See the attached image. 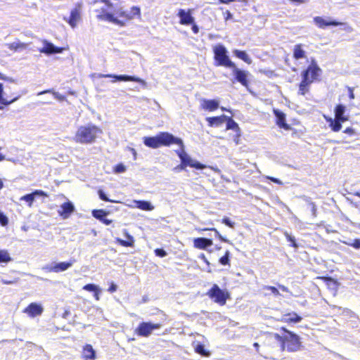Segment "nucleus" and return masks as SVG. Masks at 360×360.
I'll use <instances>...</instances> for the list:
<instances>
[{
  "label": "nucleus",
  "instance_id": "nucleus-22",
  "mask_svg": "<svg viewBox=\"0 0 360 360\" xmlns=\"http://www.w3.org/2000/svg\"><path fill=\"white\" fill-rule=\"evenodd\" d=\"M75 262V259H72L68 262H54L55 266V273H58L61 271H65L69 268H70L73 264Z\"/></svg>",
  "mask_w": 360,
  "mask_h": 360
},
{
  "label": "nucleus",
  "instance_id": "nucleus-62",
  "mask_svg": "<svg viewBox=\"0 0 360 360\" xmlns=\"http://www.w3.org/2000/svg\"><path fill=\"white\" fill-rule=\"evenodd\" d=\"M101 292V290L100 288H98V290H97L96 291L94 292V297L96 298V300H99V293Z\"/></svg>",
  "mask_w": 360,
  "mask_h": 360
},
{
  "label": "nucleus",
  "instance_id": "nucleus-32",
  "mask_svg": "<svg viewBox=\"0 0 360 360\" xmlns=\"http://www.w3.org/2000/svg\"><path fill=\"white\" fill-rule=\"evenodd\" d=\"M12 261V258L7 250H0V263L8 264Z\"/></svg>",
  "mask_w": 360,
  "mask_h": 360
},
{
  "label": "nucleus",
  "instance_id": "nucleus-53",
  "mask_svg": "<svg viewBox=\"0 0 360 360\" xmlns=\"http://www.w3.org/2000/svg\"><path fill=\"white\" fill-rule=\"evenodd\" d=\"M53 95L55 97V98L59 100V101H64L65 99V96L63 95L60 94L58 92L53 91Z\"/></svg>",
  "mask_w": 360,
  "mask_h": 360
},
{
  "label": "nucleus",
  "instance_id": "nucleus-36",
  "mask_svg": "<svg viewBox=\"0 0 360 360\" xmlns=\"http://www.w3.org/2000/svg\"><path fill=\"white\" fill-rule=\"evenodd\" d=\"M345 121H340L338 119L335 118V121L330 125V127L333 131H339L342 129V123Z\"/></svg>",
  "mask_w": 360,
  "mask_h": 360
},
{
  "label": "nucleus",
  "instance_id": "nucleus-63",
  "mask_svg": "<svg viewBox=\"0 0 360 360\" xmlns=\"http://www.w3.org/2000/svg\"><path fill=\"white\" fill-rule=\"evenodd\" d=\"M129 150L131 152V153H132V155L134 156V160H136V155H137L136 150L134 148H130Z\"/></svg>",
  "mask_w": 360,
  "mask_h": 360
},
{
  "label": "nucleus",
  "instance_id": "nucleus-28",
  "mask_svg": "<svg viewBox=\"0 0 360 360\" xmlns=\"http://www.w3.org/2000/svg\"><path fill=\"white\" fill-rule=\"evenodd\" d=\"M124 236L127 238V240L117 238V243L124 247H133L134 244V239L127 231H124Z\"/></svg>",
  "mask_w": 360,
  "mask_h": 360
},
{
  "label": "nucleus",
  "instance_id": "nucleus-45",
  "mask_svg": "<svg viewBox=\"0 0 360 360\" xmlns=\"http://www.w3.org/2000/svg\"><path fill=\"white\" fill-rule=\"evenodd\" d=\"M264 289L270 290L276 296L281 295L278 290L276 287L266 285L264 287Z\"/></svg>",
  "mask_w": 360,
  "mask_h": 360
},
{
  "label": "nucleus",
  "instance_id": "nucleus-42",
  "mask_svg": "<svg viewBox=\"0 0 360 360\" xmlns=\"http://www.w3.org/2000/svg\"><path fill=\"white\" fill-rule=\"evenodd\" d=\"M98 195L99 196V198L103 201H105V202H112V200L109 199L107 196V195L105 194V193L101 190V189H99L98 191Z\"/></svg>",
  "mask_w": 360,
  "mask_h": 360
},
{
  "label": "nucleus",
  "instance_id": "nucleus-17",
  "mask_svg": "<svg viewBox=\"0 0 360 360\" xmlns=\"http://www.w3.org/2000/svg\"><path fill=\"white\" fill-rule=\"evenodd\" d=\"M102 13L97 15V18L101 20H105L111 22L115 25H118L120 26L124 25V22L121 20H118L117 18H115L114 15L108 12L105 11V9L104 8H101Z\"/></svg>",
  "mask_w": 360,
  "mask_h": 360
},
{
  "label": "nucleus",
  "instance_id": "nucleus-54",
  "mask_svg": "<svg viewBox=\"0 0 360 360\" xmlns=\"http://www.w3.org/2000/svg\"><path fill=\"white\" fill-rule=\"evenodd\" d=\"M6 46H8V48L12 51H18L17 45H16L15 41L11 43V44H6Z\"/></svg>",
  "mask_w": 360,
  "mask_h": 360
},
{
  "label": "nucleus",
  "instance_id": "nucleus-15",
  "mask_svg": "<svg viewBox=\"0 0 360 360\" xmlns=\"http://www.w3.org/2000/svg\"><path fill=\"white\" fill-rule=\"evenodd\" d=\"M44 311L42 306L36 302H32L25 309L24 312L27 314L30 317H35L41 315Z\"/></svg>",
  "mask_w": 360,
  "mask_h": 360
},
{
  "label": "nucleus",
  "instance_id": "nucleus-2",
  "mask_svg": "<svg viewBox=\"0 0 360 360\" xmlns=\"http://www.w3.org/2000/svg\"><path fill=\"white\" fill-rule=\"evenodd\" d=\"M143 142L146 146L150 148H158L162 146H169L172 144L183 146V141L169 132H160L154 136H144Z\"/></svg>",
  "mask_w": 360,
  "mask_h": 360
},
{
  "label": "nucleus",
  "instance_id": "nucleus-64",
  "mask_svg": "<svg viewBox=\"0 0 360 360\" xmlns=\"http://www.w3.org/2000/svg\"><path fill=\"white\" fill-rule=\"evenodd\" d=\"M278 288L283 292H289L288 288L283 285H278Z\"/></svg>",
  "mask_w": 360,
  "mask_h": 360
},
{
  "label": "nucleus",
  "instance_id": "nucleus-3",
  "mask_svg": "<svg viewBox=\"0 0 360 360\" xmlns=\"http://www.w3.org/2000/svg\"><path fill=\"white\" fill-rule=\"evenodd\" d=\"M321 72V68L313 60L311 64L302 72V82L299 86L300 94L304 96L309 91V85L317 79Z\"/></svg>",
  "mask_w": 360,
  "mask_h": 360
},
{
  "label": "nucleus",
  "instance_id": "nucleus-13",
  "mask_svg": "<svg viewBox=\"0 0 360 360\" xmlns=\"http://www.w3.org/2000/svg\"><path fill=\"white\" fill-rule=\"evenodd\" d=\"M314 22L316 24V25L321 29H325L328 26L336 27L342 25L341 22L335 20L331 19L330 18H327L326 19H325L320 16L314 17Z\"/></svg>",
  "mask_w": 360,
  "mask_h": 360
},
{
  "label": "nucleus",
  "instance_id": "nucleus-57",
  "mask_svg": "<svg viewBox=\"0 0 360 360\" xmlns=\"http://www.w3.org/2000/svg\"><path fill=\"white\" fill-rule=\"evenodd\" d=\"M348 91H349V97L350 99H354L355 98L354 94V88L352 87H347Z\"/></svg>",
  "mask_w": 360,
  "mask_h": 360
},
{
  "label": "nucleus",
  "instance_id": "nucleus-11",
  "mask_svg": "<svg viewBox=\"0 0 360 360\" xmlns=\"http://www.w3.org/2000/svg\"><path fill=\"white\" fill-rule=\"evenodd\" d=\"M177 16L179 18V23L184 25H190L195 21L194 17L192 15V10L188 9L186 11L184 9H179L177 13Z\"/></svg>",
  "mask_w": 360,
  "mask_h": 360
},
{
  "label": "nucleus",
  "instance_id": "nucleus-35",
  "mask_svg": "<svg viewBox=\"0 0 360 360\" xmlns=\"http://www.w3.org/2000/svg\"><path fill=\"white\" fill-rule=\"evenodd\" d=\"M195 351L196 353L201 354L202 356H210V352L205 349L204 345L201 343L196 344V345L195 346Z\"/></svg>",
  "mask_w": 360,
  "mask_h": 360
},
{
  "label": "nucleus",
  "instance_id": "nucleus-30",
  "mask_svg": "<svg viewBox=\"0 0 360 360\" xmlns=\"http://www.w3.org/2000/svg\"><path fill=\"white\" fill-rule=\"evenodd\" d=\"M18 98H13L11 101H8L4 98V87L3 84L0 83V110H3L4 106L8 105L15 101Z\"/></svg>",
  "mask_w": 360,
  "mask_h": 360
},
{
  "label": "nucleus",
  "instance_id": "nucleus-1",
  "mask_svg": "<svg viewBox=\"0 0 360 360\" xmlns=\"http://www.w3.org/2000/svg\"><path fill=\"white\" fill-rule=\"evenodd\" d=\"M282 333H274L269 336V340L276 344L282 352H296L301 349L300 337L285 327L280 330Z\"/></svg>",
  "mask_w": 360,
  "mask_h": 360
},
{
  "label": "nucleus",
  "instance_id": "nucleus-19",
  "mask_svg": "<svg viewBox=\"0 0 360 360\" xmlns=\"http://www.w3.org/2000/svg\"><path fill=\"white\" fill-rule=\"evenodd\" d=\"M274 114L276 119V124L280 128L289 129L290 126L285 122V115L278 109L274 110Z\"/></svg>",
  "mask_w": 360,
  "mask_h": 360
},
{
  "label": "nucleus",
  "instance_id": "nucleus-14",
  "mask_svg": "<svg viewBox=\"0 0 360 360\" xmlns=\"http://www.w3.org/2000/svg\"><path fill=\"white\" fill-rule=\"evenodd\" d=\"M231 68L233 70V75L237 82H240L244 86H248V72L238 68L236 64H234V67H231Z\"/></svg>",
  "mask_w": 360,
  "mask_h": 360
},
{
  "label": "nucleus",
  "instance_id": "nucleus-26",
  "mask_svg": "<svg viewBox=\"0 0 360 360\" xmlns=\"http://www.w3.org/2000/svg\"><path fill=\"white\" fill-rule=\"evenodd\" d=\"M134 207L142 210L151 211L154 210V206L150 202L146 200H134Z\"/></svg>",
  "mask_w": 360,
  "mask_h": 360
},
{
  "label": "nucleus",
  "instance_id": "nucleus-52",
  "mask_svg": "<svg viewBox=\"0 0 360 360\" xmlns=\"http://www.w3.org/2000/svg\"><path fill=\"white\" fill-rule=\"evenodd\" d=\"M309 205L310 207V210L312 213V215L314 217H316V206L315 203L311 202H309Z\"/></svg>",
  "mask_w": 360,
  "mask_h": 360
},
{
  "label": "nucleus",
  "instance_id": "nucleus-20",
  "mask_svg": "<svg viewBox=\"0 0 360 360\" xmlns=\"http://www.w3.org/2000/svg\"><path fill=\"white\" fill-rule=\"evenodd\" d=\"M194 247L201 250H205L213 244L212 240L200 237L193 240Z\"/></svg>",
  "mask_w": 360,
  "mask_h": 360
},
{
  "label": "nucleus",
  "instance_id": "nucleus-40",
  "mask_svg": "<svg viewBox=\"0 0 360 360\" xmlns=\"http://www.w3.org/2000/svg\"><path fill=\"white\" fill-rule=\"evenodd\" d=\"M98 286L94 283H89L83 287V289L89 292H95L98 290Z\"/></svg>",
  "mask_w": 360,
  "mask_h": 360
},
{
  "label": "nucleus",
  "instance_id": "nucleus-31",
  "mask_svg": "<svg viewBox=\"0 0 360 360\" xmlns=\"http://www.w3.org/2000/svg\"><path fill=\"white\" fill-rule=\"evenodd\" d=\"M233 54L237 58L243 60L244 62H245L248 64H251L252 62L251 58H250V56L248 55V53L245 51L235 49L233 51Z\"/></svg>",
  "mask_w": 360,
  "mask_h": 360
},
{
  "label": "nucleus",
  "instance_id": "nucleus-43",
  "mask_svg": "<svg viewBox=\"0 0 360 360\" xmlns=\"http://www.w3.org/2000/svg\"><path fill=\"white\" fill-rule=\"evenodd\" d=\"M129 14H131L133 15V18L136 15H141V10L140 8L138 6H133L131 8L130 12H128Z\"/></svg>",
  "mask_w": 360,
  "mask_h": 360
},
{
  "label": "nucleus",
  "instance_id": "nucleus-41",
  "mask_svg": "<svg viewBox=\"0 0 360 360\" xmlns=\"http://www.w3.org/2000/svg\"><path fill=\"white\" fill-rule=\"evenodd\" d=\"M127 168L122 163H119L114 168V172L117 174L123 173L126 171Z\"/></svg>",
  "mask_w": 360,
  "mask_h": 360
},
{
  "label": "nucleus",
  "instance_id": "nucleus-38",
  "mask_svg": "<svg viewBox=\"0 0 360 360\" xmlns=\"http://www.w3.org/2000/svg\"><path fill=\"white\" fill-rule=\"evenodd\" d=\"M285 236L287 240L291 243V245L293 248H297L299 247L298 244L296 242V239L294 236H291L290 234H289L287 232L285 233Z\"/></svg>",
  "mask_w": 360,
  "mask_h": 360
},
{
  "label": "nucleus",
  "instance_id": "nucleus-18",
  "mask_svg": "<svg viewBox=\"0 0 360 360\" xmlns=\"http://www.w3.org/2000/svg\"><path fill=\"white\" fill-rule=\"evenodd\" d=\"M91 214L94 218L99 220L105 225H110L112 222V220L106 219V217L109 212L104 210H94Z\"/></svg>",
  "mask_w": 360,
  "mask_h": 360
},
{
  "label": "nucleus",
  "instance_id": "nucleus-12",
  "mask_svg": "<svg viewBox=\"0 0 360 360\" xmlns=\"http://www.w3.org/2000/svg\"><path fill=\"white\" fill-rule=\"evenodd\" d=\"M181 162L185 165V167H193L196 169H203L206 167V165L198 162L196 160H193L188 154L182 153L180 155Z\"/></svg>",
  "mask_w": 360,
  "mask_h": 360
},
{
  "label": "nucleus",
  "instance_id": "nucleus-48",
  "mask_svg": "<svg viewBox=\"0 0 360 360\" xmlns=\"http://www.w3.org/2000/svg\"><path fill=\"white\" fill-rule=\"evenodd\" d=\"M15 42H16V45H17L18 51L26 49L29 46V44L22 43V42H20V41H18Z\"/></svg>",
  "mask_w": 360,
  "mask_h": 360
},
{
  "label": "nucleus",
  "instance_id": "nucleus-61",
  "mask_svg": "<svg viewBox=\"0 0 360 360\" xmlns=\"http://www.w3.org/2000/svg\"><path fill=\"white\" fill-rule=\"evenodd\" d=\"M198 258L201 259L202 260H203L207 265H210V262H208V260L207 259L205 255L203 254V253H201L199 256H198Z\"/></svg>",
  "mask_w": 360,
  "mask_h": 360
},
{
  "label": "nucleus",
  "instance_id": "nucleus-24",
  "mask_svg": "<svg viewBox=\"0 0 360 360\" xmlns=\"http://www.w3.org/2000/svg\"><path fill=\"white\" fill-rule=\"evenodd\" d=\"M219 106V103L217 100H207L203 99L202 103V108L209 111H213L217 109Z\"/></svg>",
  "mask_w": 360,
  "mask_h": 360
},
{
  "label": "nucleus",
  "instance_id": "nucleus-39",
  "mask_svg": "<svg viewBox=\"0 0 360 360\" xmlns=\"http://www.w3.org/2000/svg\"><path fill=\"white\" fill-rule=\"evenodd\" d=\"M229 257H230V252L229 251H226L225 255L222 256L219 259V263L222 265H227L229 264Z\"/></svg>",
  "mask_w": 360,
  "mask_h": 360
},
{
  "label": "nucleus",
  "instance_id": "nucleus-29",
  "mask_svg": "<svg viewBox=\"0 0 360 360\" xmlns=\"http://www.w3.org/2000/svg\"><path fill=\"white\" fill-rule=\"evenodd\" d=\"M293 57L296 60L302 59L306 57L305 51L303 50L302 44H296L294 46Z\"/></svg>",
  "mask_w": 360,
  "mask_h": 360
},
{
  "label": "nucleus",
  "instance_id": "nucleus-33",
  "mask_svg": "<svg viewBox=\"0 0 360 360\" xmlns=\"http://www.w3.org/2000/svg\"><path fill=\"white\" fill-rule=\"evenodd\" d=\"M341 243L354 248L355 250L360 249V238L348 239L347 240H340Z\"/></svg>",
  "mask_w": 360,
  "mask_h": 360
},
{
  "label": "nucleus",
  "instance_id": "nucleus-47",
  "mask_svg": "<svg viewBox=\"0 0 360 360\" xmlns=\"http://www.w3.org/2000/svg\"><path fill=\"white\" fill-rule=\"evenodd\" d=\"M8 217L0 211V224L2 226H5L8 224Z\"/></svg>",
  "mask_w": 360,
  "mask_h": 360
},
{
  "label": "nucleus",
  "instance_id": "nucleus-9",
  "mask_svg": "<svg viewBox=\"0 0 360 360\" xmlns=\"http://www.w3.org/2000/svg\"><path fill=\"white\" fill-rule=\"evenodd\" d=\"M43 46L38 49L39 51L46 56H51L56 53H61L65 50V48L55 46L53 43L46 39L41 40Z\"/></svg>",
  "mask_w": 360,
  "mask_h": 360
},
{
  "label": "nucleus",
  "instance_id": "nucleus-6",
  "mask_svg": "<svg viewBox=\"0 0 360 360\" xmlns=\"http://www.w3.org/2000/svg\"><path fill=\"white\" fill-rule=\"evenodd\" d=\"M100 78H106V77H110L113 78L114 80L112 82H136L141 84H142L143 86H146L147 83L145 80L136 77V76H131V75H113V74H99L98 75Z\"/></svg>",
  "mask_w": 360,
  "mask_h": 360
},
{
  "label": "nucleus",
  "instance_id": "nucleus-7",
  "mask_svg": "<svg viewBox=\"0 0 360 360\" xmlns=\"http://www.w3.org/2000/svg\"><path fill=\"white\" fill-rule=\"evenodd\" d=\"M207 295L220 305L226 304L228 294L222 290L217 284H214Z\"/></svg>",
  "mask_w": 360,
  "mask_h": 360
},
{
  "label": "nucleus",
  "instance_id": "nucleus-59",
  "mask_svg": "<svg viewBox=\"0 0 360 360\" xmlns=\"http://www.w3.org/2000/svg\"><path fill=\"white\" fill-rule=\"evenodd\" d=\"M191 25H192V31L193 32V33L195 34H198V32H199V27L194 22H193V24H191Z\"/></svg>",
  "mask_w": 360,
  "mask_h": 360
},
{
  "label": "nucleus",
  "instance_id": "nucleus-50",
  "mask_svg": "<svg viewBox=\"0 0 360 360\" xmlns=\"http://www.w3.org/2000/svg\"><path fill=\"white\" fill-rule=\"evenodd\" d=\"M32 194L34 197V198L36 197H44V196H47V194L41 191V190H35L34 192H32Z\"/></svg>",
  "mask_w": 360,
  "mask_h": 360
},
{
  "label": "nucleus",
  "instance_id": "nucleus-10",
  "mask_svg": "<svg viewBox=\"0 0 360 360\" xmlns=\"http://www.w3.org/2000/svg\"><path fill=\"white\" fill-rule=\"evenodd\" d=\"M82 6L78 4L71 10L70 15L68 18H64V20L68 22L71 27L75 28L77 22L81 20Z\"/></svg>",
  "mask_w": 360,
  "mask_h": 360
},
{
  "label": "nucleus",
  "instance_id": "nucleus-27",
  "mask_svg": "<svg viewBox=\"0 0 360 360\" xmlns=\"http://www.w3.org/2000/svg\"><path fill=\"white\" fill-rule=\"evenodd\" d=\"M83 357L85 360H94L96 352L91 345H86L83 349Z\"/></svg>",
  "mask_w": 360,
  "mask_h": 360
},
{
  "label": "nucleus",
  "instance_id": "nucleus-25",
  "mask_svg": "<svg viewBox=\"0 0 360 360\" xmlns=\"http://www.w3.org/2000/svg\"><path fill=\"white\" fill-rule=\"evenodd\" d=\"M345 110L346 108L344 105L338 104L336 105L335 108V118L338 119L340 121H347L348 117L345 115Z\"/></svg>",
  "mask_w": 360,
  "mask_h": 360
},
{
  "label": "nucleus",
  "instance_id": "nucleus-56",
  "mask_svg": "<svg viewBox=\"0 0 360 360\" xmlns=\"http://www.w3.org/2000/svg\"><path fill=\"white\" fill-rule=\"evenodd\" d=\"M267 179H269V180H271L272 182L275 183V184H279V185H281L283 184V182L277 179V178H275V177H273V176H267Z\"/></svg>",
  "mask_w": 360,
  "mask_h": 360
},
{
  "label": "nucleus",
  "instance_id": "nucleus-4",
  "mask_svg": "<svg viewBox=\"0 0 360 360\" xmlns=\"http://www.w3.org/2000/svg\"><path fill=\"white\" fill-rule=\"evenodd\" d=\"M102 130L97 126L89 123L78 128L75 136V140L80 143H91L95 141Z\"/></svg>",
  "mask_w": 360,
  "mask_h": 360
},
{
  "label": "nucleus",
  "instance_id": "nucleus-34",
  "mask_svg": "<svg viewBox=\"0 0 360 360\" xmlns=\"http://www.w3.org/2000/svg\"><path fill=\"white\" fill-rule=\"evenodd\" d=\"M226 122V129H232L236 132L240 131L238 124L230 117L225 121Z\"/></svg>",
  "mask_w": 360,
  "mask_h": 360
},
{
  "label": "nucleus",
  "instance_id": "nucleus-21",
  "mask_svg": "<svg viewBox=\"0 0 360 360\" xmlns=\"http://www.w3.org/2000/svg\"><path fill=\"white\" fill-rule=\"evenodd\" d=\"M228 119V116L222 115L217 117H208L206 121L208 122L210 127H220Z\"/></svg>",
  "mask_w": 360,
  "mask_h": 360
},
{
  "label": "nucleus",
  "instance_id": "nucleus-16",
  "mask_svg": "<svg viewBox=\"0 0 360 360\" xmlns=\"http://www.w3.org/2000/svg\"><path fill=\"white\" fill-rule=\"evenodd\" d=\"M75 211V206L70 201L64 202L60 205V209L58 210V214L63 219H68L71 214Z\"/></svg>",
  "mask_w": 360,
  "mask_h": 360
},
{
  "label": "nucleus",
  "instance_id": "nucleus-8",
  "mask_svg": "<svg viewBox=\"0 0 360 360\" xmlns=\"http://www.w3.org/2000/svg\"><path fill=\"white\" fill-rule=\"evenodd\" d=\"M161 324L151 322H142L136 329V333L141 337H148L153 330L160 329Z\"/></svg>",
  "mask_w": 360,
  "mask_h": 360
},
{
  "label": "nucleus",
  "instance_id": "nucleus-23",
  "mask_svg": "<svg viewBox=\"0 0 360 360\" xmlns=\"http://www.w3.org/2000/svg\"><path fill=\"white\" fill-rule=\"evenodd\" d=\"M302 320V318L295 312L288 313L283 316L281 321L285 323H300Z\"/></svg>",
  "mask_w": 360,
  "mask_h": 360
},
{
  "label": "nucleus",
  "instance_id": "nucleus-51",
  "mask_svg": "<svg viewBox=\"0 0 360 360\" xmlns=\"http://www.w3.org/2000/svg\"><path fill=\"white\" fill-rule=\"evenodd\" d=\"M119 15L120 17H123V18H125L127 19H132L133 18V15H131V14H129V13L127 11H120L119 13Z\"/></svg>",
  "mask_w": 360,
  "mask_h": 360
},
{
  "label": "nucleus",
  "instance_id": "nucleus-55",
  "mask_svg": "<svg viewBox=\"0 0 360 360\" xmlns=\"http://www.w3.org/2000/svg\"><path fill=\"white\" fill-rule=\"evenodd\" d=\"M186 169V167L184 164H182L181 162L180 165H177L176 167H175L173 170L176 172H179L181 170H184Z\"/></svg>",
  "mask_w": 360,
  "mask_h": 360
},
{
  "label": "nucleus",
  "instance_id": "nucleus-37",
  "mask_svg": "<svg viewBox=\"0 0 360 360\" xmlns=\"http://www.w3.org/2000/svg\"><path fill=\"white\" fill-rule=\"evenodd\" d=\"M34 199L35 198H34L32 193L26 194L20 198V200H24V201L28 202V205L30 207L32 206V204L33 201L34 200Z\"/></svg>",
  "mask_w": 360,
  "mask_h": 360
},
{
  "label": "nucleus",
  "instance_id": "nucleus-46",
  "mask_svg": "<svg viewBox=\"0 0 360 360\" xmlns=\"http://www.w3.org/2000/svg\"><path fill=\"white\" fill-rule=\"evenodd\" d=\"M222 223L230 228H234L235 226V223L228 217L223 218Z\"/></svg>",
  "mask_w": 360,
  "mask_h": 360
},
{
  "label": "nucleus",
  "instance_id": "nucleus-58",
  "mask_svg": "<svg viewBox=\"0 0 360 360\" xmlns=\"http://www.w3.org/2000/svg\"><path fill=\"white\" fill-rule=\"evenodd\" d=\"M179 146L181 147V149L176 150V153L180 158V155H181L182 153H186V152L184 150V144H183V146Z\"/></svg>",
  "mask_w": 360,
  "mask_h": 360
},
{
  "label": "nucleus",
  "instance_id": "nucleus-49",
  "mask_svg": "<svg viewBox=\"0 0 360 360\" xmlns=\"http://www.w3.org/2000/svg\"><path fill=\"white\" fill-rule=\"evenodd\" d=\"M42 269L46 272H55V266L53 263L43 266Z\"/></svg>",
  "mask_w": 360,
  "mask_h": 360
},
{
  "label": "nucleus",
  "instance_id": "nucleus-60",
  "mask_svg": "<svg viewBox=\"0 0 360 360\" xmlns=\"http://www.w3.org/2000/svg\"><path fill=\"white\" fill-rule=\"evenodd\" d=\"M117 286L115 283H112L110 286L108 288V291L110 292H114L117 290Z\"/></svg>",
  "mask_w": 360,
  "mask_h": 360
},
{
  "label": "nucleus",
  "instance_id": "nucleus-5",
  "mask_svg": "<svg viewBox=\"0 0 360 360\" xmlns=\"http://www.w3.org/2000/svg\"><path fill=\"white\" fill-rule=\"evenodd\" d=\"M214 59L216 66H224L231 68L234 63L230 59L226 48L222 44H217L213 48Z\"/></svg>",
  "mask_w": 360,
  "mask_h": 360
},
{
  "label": "nucleus",
  "instance_id": "nucleus-44",
  "mask_svg": "<svg viewBox=\"0 0 360 360\" xmlns=\"http://www.w3.org/2000/svg\"><path fill=\"white\" fill-rule=\"evenodd\" d=\"M155 254L156 256L160 257H164L167 256V252L162 248H157L155 250Z\"/></svg>",
  "mask_w": 360,
  "mask_h": 360
}]
</instances>
